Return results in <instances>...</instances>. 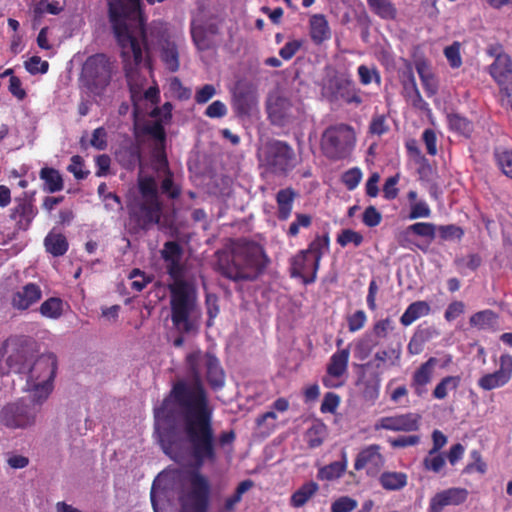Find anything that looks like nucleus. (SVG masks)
Instances as JSON below:
<instances>
[{
  "mask_svg": "<svg viewBox=\"0 0 512 512\" xmlns=\"http://www.w3.org/2000/svg\"><path fill=\"white\" fill-rule=\"evenodd\" d=\"M189 380L177 381L160 407L154 410L155 433L165 454L175 461L187 451L197 467L217 460L213 408L202 377L213 390L224 387L225 373L218 358L197 349L186 356Z\"/></svg>",
  "mask_w": 512,
  "mask_h": 512,
  "instance_id": "f257e3e1",
  "label": "nucleus"
},
{
  "mask_svg": "<svg viewBox=\"0 0 512 512\" xmlns=\"http://www.w3.org/2000/svg\"><path fill=\"white\" fill-rule=\"evenodd\" d=\"M108 18L121 47L123 69L133 100L138 92V69L148 52L147 18L141 0H107Z\"/></svg>",
  "mask_w": 512,
  "mask_h": 512,
  "instance_id": "f03ea898",
  "label": "nucleus"
},
{
  "mask_svg": "<svg viewBox=\"0 0 512 512\" xmlns=\"http://www.w3.org/2000/svg\"><path fill=\"white\" fill-rule=\"evenodd\" d=\"M179 483L180 512H208L210 506V483L198 471H173L159 474L153 481L150 498L154 512H159L158 498L173 484Z\"/></svg>",
  "mask_w": 512,
  "mask_h": 512,
  "instance_id": "7ed1b4c3",
  "label": "nucleus"
},
{
  "mask_svg": "<svg viewBox=\"0 0 512 512\" xmlns=\"http://www.w3.org/2000/svg\"><path fill=\"white\" fill-rule=\"evenodd\" d=\"M268 262L263 248L246 239L234 242L229 251L217 252V271L234 282L254 281Z\"/></svg>",
  "mask_w": 512,
  "mask_h": 512,
  "instance_id": "20e7f679",
  "label": "nucleus"
},
{
  "mask_svg": "<svg viewBox=\"0 0 512 512\" xmlns=\"http://www.w3.org/2000/svg\"><path fill=\"white\" fill-rule=\"evenodd\" d=\"M138 188L140 197L134 198L127 205L128 221L126 227L128 232L133 235L146 232L153 225L159 224L163 210L158 185L153 177H139Z\"/></svg>",
  "mask_w": 512,
  "mask_h": 512,
  "instance_id": "39448f33",
  "label": "nucleus"
},
{
  "mask_svg": "<svg viewBox=\"0 0 512 512\" xmlns=\"http://www.w3.org/2000/svg\"><path fill=\"white\" fill-rule=\"evenodd\" d=\"M170 292L171 320L181 334H196L200 327L201 309L197 289L191 282H176L168 286Z\"/></svg>",
  "mask_w": 512,
  "mask_h": 512,
  "instance_id": "423d86ee",
  "label": "nucleus"
},
{
  "mask_svg": "<svg viewBox=\"0 0 512 512\" xmlns=\"http://www.w3.org/2000/svg\"><path fill=\"white\" fill-rule=\"evenodd\" d=\"M57 369V358L53 353H44L32 357L23 374L25 385L23 391L47 400L53 389V379Z\"/></svg>",
  "mask_w": 512,
  "mask_h": 512,
  "instance_id": "0eeeda50",
  "label": "nucleus"
},
{
  "mask_svg": "<svg viewBox=\"0 0 512 512\" xmlns=\"http://www.w3.org/2000/svg\"><path fill=\"white\" fill-rule=\"evenodd\" d=\"M46 400L27 393L26 396L6 404L0 411V422L10 429H29L36 425L37 417Z\"/></svg>",
  "mask_w": 512,
  "mask_h": 512,
  "instance_id": "6e6552de",
  "label": "nucleus"
},
{
  "mask_svg": "<svg viewBox=\"0 0 512 512\" xmlns=\"http://www.w3.org/2000/svg\"><path fill=\"white\" fill-rule=\"evenodd\" d=\"M115 72L116 66L110 57L102 53L94 54L85 60L80 81L90 93L101 96L110 85Z\"/></svg>",
  "mask_w": 512,
  "mask_h": 512,
  "instance_id": "1a4fd4ad",
  "label": "nucleus"
},
{
  "mask_svg": "<svg viewBox=\"0 0 512 512\" xmlns=\"http://www.w3.org/2000/svg\"><path fill=\"white\" fill-rule=\"evenodd\" d=\"M328 245V236H317L306 250L300 251L292 258L291 276L301 278L304 284L313 283L316 280L323 251L328 249Z\"/></svg>",
  "mask_w": 512,
  "mask_h": 512,
  "instance_id": "9d476101",
  "label": "nucleus"
},
{
  "mask_svg": "<svg viewBox=\"0 0 512 512\" xmlns=\"http://www.w3.org/2000/svg\"><path fill=\"white\" fill-rule=\"evenodd\" d=\"M355 143L353 129L346 124H338L328 127L321 139V147L324 154L330 159H343L347 157Z\"/></svg>",
  "mask_w": 512,
  "mask_h": 512,
  "instance_id": "9b49d317",
  "label": "nucleus"
},
{
  "mask_svg": "<svg viewBox=\"0 0 512 512\" xmlns=\"http://www.w3.org/2000/svg\"><path fill=\"white\" fill-rule=\"evenodd\" d=\"M263 163L272 173L285 175L297 165V157L286 142L273 140L264 147Z\"/></svg>",
  "mask_w": 512,
  "mask_h": 512,
  "instance_id": "f8f14e48",
  "label": "nucleus"
},
{
  "mask_svg": "<svg viewBox=\"0 0 512 512\" xmlns=\"http://www.w3.org/2000/svg\"><path fill=\"white\" fill-rule=\"evenodd\" d=\"M256 87L248 80L239 79L231 89V104L238 117H249L258 108Z\"/></svg>",
  "mask_w": 512,
  "mask_h": 512,
  "instance_id": "ddd939ff",
  "label": "nucleus"
},
{
  "mask_svg": "<svg viewBox=\"0 0 512 512\" xmlns=\"http://www.w3.org/2000/svg\"><path fill=\"white\" fill-rule=\"evenodd\" d=\"M267 113L271 123L280 127L294 123L303 115L299 105H294L289 99L279 95L268 99Z\"/></svg>",
  "mask_w": 512,
  "mask_h": 512,
  "instance_id": "4468645a",
  "label": "nucleus"
},
{
  "mask_svg": "<svg viewBox=\"0 0 512 512\" xmlns=\"http://www.w3.org/2000/svg\"><path fill=\"white\" fill-rule=\"evenodd\" d=\"M32 357V350L28 346H16L7 354L0 353V374L14 372L23 375Z\"/></svg>",
  "mask_w": 512,
  "mask_h": 512,
  "instance_id": "2eb2a0df",
  "label": "nucleus"
},
{
  "mask_svg": "<svg viewBox=\"0 0 512 512\" xmlns=\"http://www.w3.org/2000/svg\"><path fill=\"white\" fill-rule=\"evenodd\" d=\"M490 74L506 96L512 94V61L509 55L498 53L490 66Z\"/></svg>",
  "mask_w": 512,
  "mask_h": 512,
  "instance_id": "dca6fc26",
  "label": "nucleus"
},
{
  "mask_svg": "<svg viewBox=\"0 0 512 512\" xmlns=\"http://www.w3.org/2000/svg\"><path fill=\"white\" fill-rule=\"evenodd\" d=\"M421 416L418 413H406L381 418L375 425V429L390 431L413 432L419 429Z\"/></svg>",
  "mask_w": 512,
  "mask_h": 512,
  "instance_id": "f3484780",
  "label": "nucleus"
},
{
  "mask_svg": "<svg viewBox=\"0 0 512 512\" xmlns=\"http://www.w3.org/2000/svg\"><path fill=\"white\" fill-rule=\"evenodd\" d=\"M512 376V356L504 354L500 357L499 369L493 373L482 376L478 385L486 390H492L504 386L509 382Z\"/></svg>",
  "mask_w": 512,
  "mask_h": 512,
  "instance_id": "a211bd4d",
  "label": "nucleus"
},
{
  "mask_svg": "<svg viewBox=\"0 0 512 512\" xmlns=\"http://www.w3.org/2000/svg\"><path fill=\"white\" fill-rule=\"evenodd\" d=\"M385 464V459L380 453V446L372 444L361 450L355 460L354 468L356 470L366 469L368 475H376Z\"/></svg>",
  "mask_w": 512,
  "mask_h": 512,
  "instance_id": "6ab92c4d",
  "label": "nucleus"
},
{
  "mask_svg": "<svg viewBox=\"0 0 512 512\" xmlns=\"http://www.w3.org/2000/svg\"><path fill=\"white\" fill-rule=\"evenodd\" d=\"M42 298V290L35 283H27L14 291L10 298V304L17 311H26Z\"/></svg>",
  "mask_w": 512,
  "mask_h": 512,
  "instance_id": "aec40b11",
  "label": "nucleus"
},
{
  "mask_svg": "<svg viewBox=\"0 0 512 512\" xmlns=\"http://www.w3.org/2000/svg\"><path fill=\"white\" fill-rule=\"evenodd\" d=\"M468 496V492L463 488H449L435 494L429 505V512H442L447 506L462 504Z\"/></svg>",
  "mask_w": 512,
  "mask_h": 512,
  "instance_id": "412c9836",
  "label": "nucleus"
},
{
  "mask_svg": "<svg viewBox=\"0 0 512 512\" xmlns=\"http://www.w3.org/2000/svg\"><path fill=\"white\" fill-rule=\"evenodd\" d=\"M329 89H331L332 99L343 100L346 103L360 104L361 97L355 92L353 83L342 77H335L330 80Z\"/></svg>",
  "mask_w": 512,
  "mask_h": 512,
  "instance_id": "4be33fe9",
  "label": "nucleus"
},
{
  "mask_svg": "<svg viewBox=\"0 0 512 512\" xmlns=\"http://www.w3.org/2000/svg\"><path fill=\"white\" fill-rule=\"evenodd\" d=\"M17 205L11 210L10 218L16 221L20 230H27L37 214V209L28 199H17Z\"/></svg>",
  "mask_w": 512,
  "mask_h": 512,
  "instance_id": "5701e85b",
  "label": "nucleus"
},
{
  "mask_svg": "<svg viewBox=\"0 0 512 512\" xmlns=\"http://www.w3.org/2000/svg\"><path fill=\"white\" fill-rule=\"evenodd\" d=\"M310 37L314 44L321 45L331 37V30L323 14H314L309 20Z\"/></svg>",
  "mask_w": 512,
  "mask_h": 512,
  "instance_id": "b1692460",
  "label": "nucleus"
},
{
  "mask_svg": "<svg viewBox=\"0 0 512 512\" xmlns=\"http://www.w3.org/2000/svg\"><path fill=\"white\" fill-rule=\"evenodd\" d=\"M118 163L127 170H133L141 164V151L137 144H129L120 147L116 152Z\"/></svg>",
  "mask_w": 512,
  "mask_h": 512,
  "instance_id": "393cba45",
  "label": "nucleus"
},
{
  "mask_svg": "<svg viewBox=\"0 0 512 512\" xmlns=\"http://www.w3.org/2000/svg\"><path fill=\"white\" fill-rule=\"evenodd\" d=\"M379 483L386 491H400L406 487L408 476L404 472L385 471L380 475Z\"/></svg>",
  "mask_w": 512,
  "mask_h": 512,
  "instance_id": "a878e982",
  "label": "nucleus"
},
{
  "mask_svg": "<svg viewBox=\"0 0 512 512\" xmlns=\"http://www.w3.org/2000/svg\"><path fill=\"white\" fill-rule=\"evenodd\" d=\"M297 194L292 188L281 189L276 194L278 218L287 220L292 212L293 202Z\"/></svg>",
  "mask_w": 512,
  "mask_h": 512,
  "instance_id": "bb28decb",
  "label": "nucleus"
},
{
  "mask_svg": "<svg viewBox=\"0 0 512 512\" xmlns=\"http://www.w3.org/2000/svg\"><path fill=\"white\" fill-rule=\"evenodd\" d=\"M430 305L426 301H415L411 303L400 317L403 326H409L417 319L427 316L430 313Z\"/></svg>",
  "mask_w": 512,
  "mask_h": 512,
  "instance_id": "cd10ccee",
  "label": "nucleus"
},
{
  "mask_svg": "<svg viewBox=\"0 0 512 512\" xmlns=\"http://www.w3.org/2000/svg\"><path fill=\"white\" fill-rule=\"evenodd\" d=\"M349 355V349H342L334 353L327 368L329 375L333 377L342 376L347 370Z\"/></svg>",
  "mask_w": 512,
  "mask_h": 512,
  "instance_id": "c85d7f7f",
  "label": "nucleus"
},
{
  "mask_svg": "<svg viewBox=\"0 0 512 512\" xmlns=\"http://www.w3.org/2000/svg\"><path fill=\"white\" fill-rule=\"evenodd\" d=\"M46 250L55 257L62 256L68 250L66 237L60 233L50 232L44 240Z\"/></svg>",
  "mask_w": 512,
  "mask_h": 512,
  "instance_id": "c756f323",
  "label": "nucleus"
},
{
  "mask_svg": "<svg viewBox=\"0 0 512 512\" xmlns=\"http://www.w3.org/2000/svg\"><path fill=\"white\" fill-rule=\"evenodd\" d=\"M498 316L492 310H483L473 314L470 317V325L480 330L493 328L497 323Z\"/></svg>",
  "mask_w": 512,
  "mask_h": 512,
  "instance_id": "7c9ffc66",
  "label": "nucleus"
},
{
  "mask_svg": "<svg viewBox=\"0 0 512 512\" xmlns=\"http://www.w3.org/2000/svg\"><path fill=\"white\" fill-rule=\"evenodd\" d=\"M318 489V484L313 481L305 483L292 494L291 505L296 508L304 506Z\"/></svg>",
  "mask_w": 512,
  "mask_h": 512,
  "instance_id": "2f4dec72",
  "label": "nucleus"
},
{
  "mask_svg": "<svg viewBox=\"0 0 512 512\" xmlns=\"http://www.w3.org/2000/svg\"><path fill=\"white\" fill-rule=\"evenodd\" d=\"M40 178L44 181L45 190L54 193L63 189V179L60 173L54 168H42Z\"/></svg>",
  "mask_w": 512,
  "mask_h": 512,
  "instance_id": "473e14b6",
  "label": "nucleus"
},
{
  "mask_svg": "<svg viewBox=\"0 0 512 512\" xmlns=\"http://www.w3.org/2000/svg\"><path fill=\"white\" fill-rule=\"evenodd\" d=\"M436 225L428 222H417L408 226L404 231L401 232V236H409L415 234L420 237L434 240L436 237Z\"/></svg>",
  "mask_w": 512,
  "mask_h": 512,
  "instance_id": "72a5a7b5",
  "label": "nucleus"
},
{
  "mask_svg": "<svg viewBox=\"0 0 512 512\" xmlns=\"http://www.w3.org/2000/svg\"><path fill=\"white\" fill-rule=\"evenodd\" d=\"M343 458V461H335L322 467L319 470L317 477L321 480L328 481L339 478L346 470L345 454L343 455Z\"/></svg>",
  "mask_w": 512,
  "mask_h": 512,
  "instance_id": "f704fd0d",
  "label": "nucleus"
},
{
  "mask_svg": "<svg viewBox=\"0 0 512 512\" xmlns=\"http://www.w3.org/2000/svg\"><path fill=\"white\" fill-rule=\"evenodd\" d=\"M438 360L435 357L429 358L414 373L413 381L415 384L424 386L431 380L432 372Z\"/></svg>",
  "mask_w": 512,
  "mask_h": 512,
  "instance_id": "c9c22d12",
  "label": "nucleus"
},
{
  "mask_svg": "<svg viewBox=\"0 0 512 512\" xmlns=\"http://www.w3.org/2000/svg\"><path fill=\"white\" fill-rule=\"evenodd\" d=\"M370 9L383 19H394L396 9L390 0H367Z\"/></svg>",
  "mask_w": 512,
  "mask_h": 512,
  "instance_id": "e433bc0d",
  "label": "nucleus"
},
{
  "mask_svg": "<svg viewBox=\"0 0 512 512\" xmlns=\"http://www.w3.org/2000/svg\"><path fill=\"white\" fill-rule=\"evenodd\" d=\"M161 58L165 63L167 69L171 72H176L179 69V53L174 43H166L161 51Z\"/></svg>",
  "mask_w": 512,
  "mask_h": 512,
  "instance_id": "4c0bfd02",
  "label": "nucleus"
},
{
  "mask_svg": "<svg viewBox=\"0 0 512 512\" xmlns=\"http://www.w3.org/2000/svg\"><path fill=\"white\" fill-rule=\"evenodd\" d=\"M400 82L403 86V92L406 97H411V92H415L417 88L413 68L410 63H406L405 67L399 71Z\"/></svg>",
  "mask_w": 512,
  "mask_h": 512,
  "instance_id": "58836bf2",
  "label": "nucleus"
},
{
  "mask_svg": "<svg viewBox=\"0 0 512 512\" xmlns=\"http://www.w3.org/2000/svg\"><path fill=\"white\" fill-rule=\"evenodd\" d=\"M460 377L458 376H446L444 377L435 387L433 396L436 399H444L448 390H455L459 386Z\"/></svg>",
  "mask_w": 512,
  "mask_h": 512,
  "instance_id": "ea45409f",
  "label": "nucleus"
},
{
  "mask_svg": "<svg viewBox=\"0 0 512 512\" xmlns=\"http://www.w3.org/2000/svg\"><path fill=\"white\" fill-rule=\"evenodd\" d=\"M192 39L198 50L205 51L213 47V41L208 36L203 26H193L191 29Z\"/></svg>",
  "mask_w": 512,
  "mask_h": 512,
  "instance_id": "a19ab883",
  "label": "nucleus"
},
{
  "mask_svg": "<svg viewBox=\"0 0 512 512\" xmlns=\"http://www.w3.org/2000/svg\"><path fill=\"white\" fill-rule=\"evenodd\" d=\"M39 310L44 317L56 319L62 314V301L59 298H49L41 304Z\"/></svg>",
  "mask_w": 512,
  "mask_h": 512,
  "instance_id": "79ce46f5",
  "label": "nucleus"
},
{
  "mask_svg": "<svg viewBox=\"0 0 512 512\" xmlns=\"http://www.w3.org/2000/svg\"><path fill=\"white\" fill-rule=\"evenodd\" d=\"M437 229L439 237L444 241L460 240L464 234L462 228L454 224L441 225Z\"/></svg>",
  "mask_w": 512,
  "mask_h": 512,
  "instance_id": "37998d69",
  "label": "nucleus"
},
{
  "mask_svg": "<svg viewBox=\"0 0 512 512\" xmlns=\"http://www.w3.org/2000/svg\"><path fill=\"white\" fill-rule=\"evenodd\" d=\"M337 242L342 247H345L350 243H353L357 247L360 246L361 243L363 242V236L357 231L351 229H344L338 235Z\"/></svg>",
  "mask_w": 512,
  "mask_h": 512,
  "instance_id": "c03bdc74",
  "label": "nucleus"
},
{
  "mask_svg": "<svg viewBox=\"0 0 512 512\" xmlns=\"http://www.w3.org/2000/svg\"><path fill=\"white\" fill-rule=\"evenodd\" d=\"M444 55L452 68H459L462 65L459 42H454L452 45L447 46L444 49Z\"/></svg>",
  "mask_w": 512,
  "mask_h": 512,
  "instance_id": "a18cd8bd",
  "label": "nucleus"
},
{
  "mask_svg": "<svg viewBox=\"0 0 512 512\" xmlns=\"http://www.w3.org/2000/svg\"><path fill=\"white\" fill-rule=\"evenodd\" d=\"M449 125L452 129L464 135H469L472 131L471 122L457 114L451 115L449 117Z\"/></svg>",
  "mask_w": 512,
  "mask_h": 512,
  "instance_id": "49530a36",
  "label": "nucleus"
},
{
  "mask_svg": "<svg viewBox=\"0 0 512 512\" xmlns=\"http://www.w3.org/2000/svg\"><path fill=\"white\" fill-rule=\"evenodd\" d=\"M26 70L32 74H44L48 71L49 64L47 61H42L39 56H32L24 63Z\"/></svg>",
  "mask_w": 512,
  "mask_h": 512,
  "instance_id": "de8ad7c7",
  "label": "nucleus"
},
{
  "mask_svg": "<svg viewBox=\"0 0 512 512\" xmlns=\"http://www.w3.org/2000/svg\"><path fill=\"white\" fill-rule=\"evenodd\" d=\"M358 75L360 78V82L363 85H368L374 79L377 84H380V75L377 69L369 68L366 65H361L358 67Z\"/></svg>",
  "mask_w": 512,
  "mask_h": 512,
  "instance_id": "09e8293b",
  "label": "nucleus"
},
{
  "mask_svg": "<svg viewBox=\"0 0 512 512\" xmlns=\"http://www.w3.org/2000/svg\"><path fill=\"white\" fill-rule=\"evenodd\" d=\"M167 272L173 279V283L187 282L184 280V268L181 264V259L166 261Z\"/></svg>",
  "mask_w": 512,
  "mask_h": 512,
  "instance_id": "8fccbe9b",
  "label": "nucleus"
},
{
  "mask_svg": "<svg viewBox=\"0 0 512 512\" xmlns=\"http://www.w3.org/2000/svg\"><path fill=\"white\" fill-rule=\"evenodd\" d=\"M162 257L166 261L181 259L182 257V248L175 241H168L164 244V248L162 250Z\"/></svg>",
  "mask_w": 512,
  "mask_h": 512,
  "instance_id": "3c124183",
  "label": "nucleus"
},
{
  "mask_svg": "<svg viewBox=\"0 0 512 512\" xmlns=\"http://www.w3.org/2000/svg\"><path fill=\"white\" fill-rule=\"evenodd\" d=\"M83 165H84L83 158L79 155H74V156H72L71 163L69 164L67 169L69 172H71L74 175V177L76 179L82 180V179H85L89 174V171L82 170Z\"/></svg>",
  "mask_w": 512,
  "mask_h": 512,
  "instance_id": "603ef678",
  "label": "nucleus"
},
{
  "mask_svg": "<svg viewBox=\"0 0 512 512\" xmlns=\"http://www.w3.org/2000/svg\"><path fill=\"white\" fill-rule=\"evenodd\" d=\"M154 168L158 172H168V161L165 154V146L153 148Z\"/></svg>",
  "mask_w": 512,
  "mask_h": 512,
  "instance_id": "864d4df0",
  "label": "nucleus"
},
{
  "mask_svg": "<svg viewBox=\"0 0 512 512\" xmlns=\"http://www.w3.org/2000/svg\"><path fill=\"white\" fill-rule=\"evenodd\" d=\"M357 507V501L343 496L333 502L331 506L332 512H351Z\"/></svg>",
  "mask_w": 512,
  "mask_h": 512,
  "instance_id": "5fc2aeb1",
  "label": "nucleus"
},
{
  "mask_svg": "<svg viewBox=\"0 0 512 512\" xmlns=\"http://www.w3.org/2000/svg\"><path fill=\"white\" fill-rule=\"evenodd\" d=\"M431 214V210L428 204L424 201L414 202L411 204L410 213L408 218L410 220H415L418 218H427Z\"/></svg>",
  "mask_w": 512,
  "mask_h": 512,
  "instance_id": "6e6d98bb",
  "label": "nucleus"
},
{
  "mask_svg": "<svg viewBox=\"0 0 512 512\" xmlns=\"http://www.w3.org/2000/svg\"><path fill=\"white\" fill-rule=\"evenodd\" d=\"M362 178V172L359 168H352L346 171L342 176V181L348 190H353L357 187Z\"/></svg>",
  "mask_w": 512,
  "mask_h": 512,
  "instance_id": "4d7b16f0",
  "label": "nucleus"
},
{
  "mask_svg": "<svg viewBox=\"0 0 512 512\" xmlns=\"http://www.w3.org/2000/svg\"><path fill=\"white\" fill-rule=\"evenodd\" d=\"M312 218L308 214H296L295 220L291 223L288 234L296 236L299 233L300 227L307 228L311 225Z\"/></svg>",
  "mask_w": 512,
  "mask_h": 512,
  "instance_id": "13d9d810",
  "label": "nucleus"
},
{
  "mask_svg": "<svg viewBox=\"0 0 512 512\" xmlns=\"http://www.w3.org/2000/svg\"><path fill=\"white\" fill-rule=\"evenodd\" d=\"M400 356H401V349L398 347V348H390L389 350L378 351L375 354L374 359L379 362H383V363L386 362L387 360H392L391 365H395L399 361Z\"/></svg>",
  "mask_w": 512,
  "mask_h": 512,
  "instance_id": "bf43d9fd",
  "label": "nucleus"
},
{
  "mask_svg": "<svg viewBox=\"0 0 512 512\" xmlns=\"http://www.w3.org/2000/svg\"><path fill=\"white\" fill-rule=\"evenodd\" d=\"M90 145L97 150L107 148V133L103 127L96 128L92 133Z\"/></svg>",
  "mask_w": 512,
  "mask_h": 512,
  "instance_id": "052dcab7",
  "label": "nucleus"
},
{
  "mask_svg": "<svg viewBox=\"0 0 512 512\" xmlns=\"http://www.w3.org/2000/svg\"><path fill=\"white\" fill-rule=\"evenodd\" d=\"M164 174L166 175V177L163 179L161 183L162 192L166 193L172 199L179 197L180 189L174 185L171 172H164Z\"/></svg>",
  "mask_w": 512,
  "mask_h": 512,
  "instance_id": "680f3d73",
  "label": "nucleus"
},
{
  "mask_svg": "<svg viewBox=\"0 0 512 512\" xmlns=\"http://www.w3.org/2000/svg\"><path fill=\"white\" fill-rule=\"evenodd\" d=\"M216 95V88L212 84H205L195 93L197 104H205Z\"/></svg>",
  "mask_w": 512,
  "mask_h": 512,
  "instance_id": "e2e57ef3",
  "label": "nucleus"
},
{
  "mask_svg": "<svg viewBox=\"0 0 512 512\" xmlns=\"http://www.w3.org/2000/svg\"><path fill=\"white\" fill-rule=\"evenodd\" d=\"M423 464L427 470H431L435 473H438L444 467L445 459L442 455L437 453L434 455L428 454V456L425 457Z\"/></svg>",
  "mask_w": 512,
  "mask_h": 512,
  "instance_id": "0e129e2a",
  "label": "nucleus"
},
{
  "mask_svg": "<svg viewBox=\"0 0 512 512\" xmlns=\"http://www.w3.org/2000/svg\"><path fill=\"white\" fill-rule=\"evenodd\" d=\"M382 219L381 214L377 211L374 206H369L363 213V223L368 227H375L380 224Z\"/></svg>",
  "mask_w": 512,
  "mask_h": 512,
  "instance_id": "69168bd1",
  "label": "nucleus"
},
{
  "mask_svg": "<svg viewBox=\"0 0 512 512\" xmlns=\"http://www.w3.org/2000/svg\"><path fill=\"white\" fill-rule=\"evenodd\" d=\"M302 41L292 40L287 42L279 51V55L284 60H290L302 47Z\"/></svg>",
  "mask_w": 512,
  "mask_h": 512,
  "instance_id": "338daca9",
  "label": "nucleus"
},
{
  "mask_svg": "<svg viewBox=\"0 0 512 512\" xmlns=\"http://www.w3.org/2000/svg\"><path fill=\"white\" fill-rule=\"evenodd\" d=\"M497 161L503 173L512 179V152L504 151L497 154Z\"/></svg>",
  "mask_w": 512,
  "mask_h": 512,
  "instance_id": "774afa93",
  "label": "nucleus"
}]
</instances>
